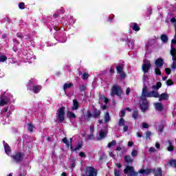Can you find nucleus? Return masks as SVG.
Returning a JSON list of instances; mask_svg holds the SVG:
<instances>
[{
  "instance_id": "nucleus-12",
  "label": "nucleus",
  "mask_w": 176,
  "mask_h": 176,
  "mask_svg": "<svg viewBox=\"0 0 176 176\" xmlns=\"http://www.w3.org/2000/svg\"><path fill=\"white\" fill-rule=\"evenodd\" d=\"M89 133L90 134L85 137V138L87 140H94V135H93V133H94V126L92 125L90 126Z\"/></svg>"
},
{
  "instance_id": "nucleus-7",
  "label": "nucleus",
  "mask_w": 176,
  "mask_h": 176,
  "mask_svg": "<svg viewBox=\"0 0 176 176\" xmlns=\"http://www.w3.org/2000/svg\"><path fill=\"white\" fill-rule=\"evenodd\" d=\"M148 94H149V92H148V87H146V85L144 84L142 88L140 100H146V98H148Z\"/></svg>"
},
{
  "instance_id": "nucleus-58",
  "label": "nucleus",
  "mask_w": 176,
  "mask_h": 176,
  "mask_svg": "<svg viewBox=\"0 0 176 176\" xmlns=\"http://www.w3.org/2000/svg\"><path fill=\"white\" fill-rule=\"evenodd\" d=\"M121 75L122 79H124L126 78V74H124L123 72L122 73H120Z\"/></svg>"
},
{
  "instance_id": "nucleus-11",
  "label": "nucleus",
  "mask_w": 176,
  "mask_h": 176,
  "mask_svg": "<svg viewBox=\"0 0 176 176\" xmlns=\"http://www.w3.org/2000/svg\"><path fill=\"white\" fill-rule=\"evenodd\" d=\"M155 64L157 68H162V67H163V65H164V60H163L162 58H157L155 61Z\"/></svg>"
},
{
  "instance_id": "nucleus-21",
  "label": "nucleus",
  "mask_w": 176,
  "mask_h": 176,
  "mask_svg": "<svg viewBox=\"0 0 176 176\" xmlns=\"http://www.w3.org/2000/svg\"><path fill=\"white\" fill-rule=\"evenodd\" d=\"M63 142L64 144H65V145L67 146V148H69V146H71V145L72 144V138H70V141L68 142V140L67 139V138H65L63 139Z\"/></svg>"
},
{
  "instance_id": "nucleus-44",
  "label": "nucleus",
  "mask_w": 176,
  "mask_h": 176,
  "mask_svg": "<svg viewBox=\"0 0 176 176\" xmlns=\"http://www.w3.org/2000/svg\"><path fill=\"white\" fill-rule=\"evenodd\" d=\"M166 83L168 86H171V85H174L173 80H168L166 81Z\"/></svg>"
},
{
  "instance_id": "nucleus-43",
  "label": "nucleus",
  "mask_w": 176,
  "mask_h": 176,
  "mask_svg": "<svg viewBox=\"0 0 176 176\" xmlns=\"http://www.w3.org/2000/svg\"><path fill=\"white\" fill-rule=\"evenodd\" d=\"M151 135H152V132L147 131L146 133V140H148V138L149 140H151Z\"/></svg>"
},
{
  "instance_id": "nucleus-16",
  "label": "nucleus",
  "mask_w": 176,
  "mask_h": 176,
  "mask_svg": "<svg viewBox=\"0 0 176 176\" xmlns=\"http://www.w3.org/2000/svg\"><path fill=\"white\" fill-rule=\"evenodd\" d=\"M159 101H163L164 100H168V94L166 93L162 94L160 96L158 97Z\"/></svg>"
},
{
  "instance_id": "nucleus-36",
  "label": "nucleus",
  "mask_w": 176,
  "mask_h": 176,
  "mask_svg": "<svg viewBox=\"0 0 176 176\" xmlns=\"http://www.w3.org/2000/svg\"><path fill=\"white\" fill-rule=\"evenodd\" d=\"M76 161V160H75V158H72L70 161V164H71L72 168H74L75 166H76V164H75Z\"/></svg>"
},
{
  "instance_id": "nucleus-41",
  "label": "nucleus",
  "mask_w": 176,
  "mask_h": 176,
  "mask_svg": "<svg viewBox=\"0 0 176 176\" xmlns=\"http://www.w3.org/2000/svg\"><path fill=\"white\" fill-rule=\"evenodd\" d=\"M113 145H116V140H113L111 142L109 143L108 147L111 148V147L113 146Z\"/></svg>"
},
{
  "instance_id": "nucleus-59",
  "label": "nucleus",
  "mask_w": 176,
  "mask_h": 176,
  "mask_svg": "<svg viewBox=\"0 0 176 176\" xmlns=\"http://www.w3.org/2000/svg\"><path fill=\"white\" fill-rule=\"evenodd\" d=\"M155 148H157V149L160 148V144H159V142L155 143Z\"/></svg>"
},
{
  "instance_id": "nucleus-14",
  "label": "nucleus",
  "mask_w": 176,
  "mask_h": 176,
  "mask_svg": "<svg viewBox=\"0 0 176 176\" xmlns=\"http://www.w3.org/2000/svg\"><path fill=\"white\" fill-rule=\"evenodd\" d=\"M8 98H5V94L1 95V100H0V105L3 107V105H6L8 104Z\"/></svg>"
},
{
  "instance_id": "nucleus-18",
  "label": "nucleus",
  "mask_w": 176,
  "mask_h": 176,
  "mask_svg": "<svg viewBox=\"0 0 176 176\" xmlns=\"http://www.w3.org/2000/svg\"><path fill=\"white\" fill-rule=\"evenodd\" d=\"M166 145L168 146V151L169 152L174 151V146H173V142H171V140H168L166 142Z\"/></svg>"
},
{
  "instance_id": "nucleus-25",
  "label": "nucleus",
  "mask_w": 176,
  "mask_h": 176,
  "mask_svg": "<svg viewBox=\"0 0 176 176\" xmlns=\"http://www.w3.org/2000/svg\"><path fill=\"white\" fill-rule=\"evenodd\" d=\"M124 161L128 164L131 163L133 162V160L131 159V156L125 155L124 156Z\"/></svg>"
},
{
  "instance_id": "nucleus-38",
  "label": "nucleus",
  "mask_w": 176,
  "mask_h": 176,
  "mask_svg": "<svg viewBox=\"0 0 176 176\" xmlns=\"http://www.w3.org/2000/svg\"><path fill=\"white\" fill-rule=\"evenodd\" d=\"M132 30H133V31H138L140 30V27H138L137 23H133V25L132 26Z\"/></svg>"
},
{
  "instance_id": "nucleus-30",
  "label": "nucleus",
  "mask_w": 176,
  "mask_h": 176,
  "mask_svg": "<svg viewBox=\"0 0 176 176\" xmlns=\"http://www.w3.org/2000/svg\"><path fill=\"white\" fill-rule=\"evenodd\" d=\"M111 120V117L109 116V113H106L104 115V122L107 123Z\"/></svg>"
},
{
  "instance_id": "nucleus-23",
  "label": "nucleus",
  "mask_w": 176,
  "mask_h": 176,
  "mask_svg": "<svg viewBox=\"0 0 176 176\" xmlns=\"http://www.w3.org/2000/svg\"><path fill=\"white\" fill-rule=\"evenodd\" d=\"M161 41L163 42V43H167L168 42V36L166 34H162L161 36Z\"/></svg>"
},
{
  "instance_id": "nucleus-4",
  "label": "nucleus",
  "mask_w": 176,
  "mask_h": 176,
  "mask_svg": "<svg viewBox=\"0 0 176 176\" xmlns=\"http://www.w3.org/2000/svg\"><path fill=\"white\" fill-rule=\"evenodd\" d=\"M122 89L119 85H113L112 87L111 96H118V97H120V96H122Z\"/></svg>"
},
{
  "instance_id": "nucleus-62",
  "label": "nucleus",
  "mask_w": 176,
  "mask_h": 176,
  "mask_svg": "<svg viewBox=\"0 0 176 176\" xmlns=\"http://www.w3.org/2000/svg\"><path fill=\"white\" fill-rule=\"evenodd\" d=\"M125 115H126V113L124 112V111H121V116H122V118H123L124 116H125Z\"/></svg>"
},
{
  "instance_id": "nucleus-15",
  "label": "nucleus",
  "mask_w": 176,
  "mask_h": 176,
  "mask_svg": "<svg viewBox=\"0 0 176 176\" xmlns=\"http://www.w3.org/2000/svg\"><path fill=\"white\" fill-rule=\"evenodd\" d=\"M153 173L155 176H162L163 172L162 171V169L160 168H157L153 170Z\"/></svg>"
},
{
  "instance_id": "nucleus-39",
  "label": "nucleus",
  "mask_w": 176,
  "mask_h": 176,
  "mask_svg": "<svg viewBox=\"0 0 176 176\" xmlns=\"http://www.w3.org/2000/svg\"><path fill=\"white\" fill-rule=\"evenodd\" d=\"M80 148H82L80 145L77 146L75 148H73L72 146H71L72 152H76V151H80Z\"/></svg>"
},
{
  "instance_id": "nucleus-10",
  "label": "nucleus",
  "mask_w": 176,
  "mask_h": 176,
  "mask_svg": "<svg viewBox=\"0 0 176 176\" xmlns=\"http://www.w3.org/2000/svg\"><path fill=\"white\" fill-rule=\"evenodd\" d=\"M149 68H151V62H149V60H147L142 65V70H143L144 73L146 74L147 72H148Z\"/></svg>"
},
{
  "instance_id": "nucleus-17",
  "label": "nucleus",
  "mask_w": 176,
  "mask_h": 176,
  "mask_svg": "<svg viewBox=\"0 0 176 176\" xmlns=\"http://www.w3.org/2000/svg\"><path fill=\"white\" fill-rule=\"evenodd\" d=\"M3 146L6 155H10V146H9V144L3 142Z\"/></svg>"
},
{
  "instance_id": "nucleus-54",
  "label": "nucleus",
  "mask_w": 176,
  "mask_h": 176,
  "mask_svg": "<svg viewBox=\"0 0 176 176\" xmlns=\"http://www.w3.org/2000/svg\"><path fill=\"white\" fill-rule=\"evenodd\" d=\"M6 112H8V108L3 109L2 112L1 113V116H3V114L6 113Z\"/></svg>"
},
{
  "instance_id": "nucleus-53",
  "label": "nucleus",
  "mask_w": 176,
  "mask_h": 176,
  "mask_svg": "<svg viewBox=\"0 0 176 176\" xmlns=\"http://www.w3.org/2000/svg\"><path fill=\"white\" fill-rule=\"evenodd\" d=\"M142 127H143V129H148L149 127V125H148V124L144 122V123H142Z\"/></svg>"
},
{
  "instance_id": "nucleus-3",
  "label": "nucleus",
  "mask_w": 176,
  "mask_h": 176,
  "mask_svg": "<svg viewBox=\"0 0 176 176\" xmlns=\"http://www.w3.org/2000/svg\"><path fill=\"white\" fill-rule=\"evenodd\" d=\"M86 176H97V169L91 166H87L85 169Z\"/></svg>"
},
{
  "instance_id": "nucleus-9",
  "label": "nucleus",
  "mask_w": 176,
  "mask_h": 176,
  "mask_svg": "<svg viewBox=\"0 0 176 176\" xmlns=\"http://www.w3.org/2000/svg\"><path fill=\"white\" fill-rule=\"evenodd\" d=\"M119 126H121L123 127L124 131H127V130H129V125H127V122L124 120V119L123 118L120 119Z\"/></svg>"
},
{
  "instance_id": "nucleus-61",
  "label": "nucleus",
  "mask_w": 176,
  "mask_h": 176,
  "mask_svg": "<svg viewBox=\"0 0 176 176\" xmlns=\"http://www.w3.org/2000/svg\"><path fill=\"white\" fill-rule=\"evenodd\" d=\"M170 21H171V23H174V24H175V23H176V19H175V18H172V19H170Z\"/></svg>"
},
{
  "instance_id": "nucleus-1",
  "label": "nucleus",
  "mask_w": 176,
  "mask_h": 176,
  "mask_svg": "<svg viewBox=\"0 0 176 176\" xmlns=\"http://www.w3.org/2000/svg\"><path fill=\"white\" fill-rule=\"evenodd\" d=\"M56 115H57L56 120L59 123H61V122H64V120H65V107H60L57 111Z\"/></svg>"
},
{
  "instance_id": "nucleus-50",
  "label": "nucleus",
  "mask_w": 176,
  "mask_h": 176,
  "mask_svg": "<svg viewBox=\"0 0 176 176\" xmlns=\"http://www.w3.org/2000/svg\"><path fill=\"white\" fill-rule=\"evenodd\" d=\"M146 73H144L143 75V81L144 82H146V80H148V76H146Z\"/></svg>"
},
{
  "instance_id": "nucleus-28",
  "label": "nucleus",
  "mask_w": 176,
  "mask_h": 176,
  "mask_svg": "<svg viewBox=\"0 0 176 176\" xmlns=\"http://www.w3.org/2000/svg\"><path fill=\"white\" fill-rule=\"evenodd\" d=\"M74 85L72 83H65L63 86L64 90H67L68 89H71Z\"/></svg>"
},
{
  "instance_id": "nucleus-48",
  "label": "nucleus",
  "mask_w": 176,
  "mask_h": 176,
  "mask_svg": "<svg viewBox=\"0 0 176 176\" xmlns=\"http://www.w3.org/2000/svg\"><path fill=\"white\" fill-rule=\"evenodd\" d=\"M165 73L166 74V75H170V74H171V69H170V68H166Z\"/></svg>"
},
{
  "instance_id": "nucleus-33",
  "label": "nucleus",
  "mask_w": 176,
  "mask_h": 176,
  "mask_svg": "<svg viewBox=\"0 0 176 176\" xmlns=\"http://www.w3.org/2000/svg\"><path fill=\"white\" fill-rule=\"evenodd\" d=\"M8 60V57L5 55H0V63H5Z\"/></svg>"
},
{
  "instance_id": "nucleus-32",
  "label": "nucleus",
  "mask_w": 176,
  "mask_h": 176,
  "mask_svg": "<svg viewBox=\"0 0 176 176\" xmlns=\"http://www.w3.org/2000/svg\"><path fill=\"white\" fill-rule=\"evenodd\" d=\"M116 70L118 72V74H122L123 72V66L122 65L117 66Z\"/></svg>"
},
{
  "instance_id": "nucleus-2",
  "label": "nucleus",
  "mask_w": 176,
  "mask_h": 176,
  "mask_svg": "<svg viewBox=\"0 0 176 176\" xmlns=\"http://www.w3.org/2000/svg\"><path fill=\"white\" fill-rule=\"evenodd\" d=\"M124 174H126L128 176H138V173L134 170V167L126 166L124 170Z\"/></svg>"
},
{
  "instance_id": "nucleus-6",
  "label": "nucleus",
  "mask_w": 176,
  "mask_h": 176,
  "mask_svg": "<svg viewBox=\"0 0 176 176\" xmlns=\"http://www.w3.org/2000/svg\"><path fill=\"white\" fill-rule=\"evenodd\" d=\"M13 160L16 162V163H19L23 160V157H24V154L21 153H17L15 155L12 156Z\"/></svg>"
},
{
  "instance_id": "nucleus-26",
  "label": "nucleus",
  "mask_w": 176,
  "mask_h": 176,
  "mask_svg": "<svg viewBox=\"0 0 176 176\" xmlns=\"http://www.w3.org/2000/svg\"><path fill=\"white\" fill-rule=\"evenodd\" d=\"M100 115H101V112L100 111V110H95L93 115H92V117L93 118H98V116H100Z\"/></svg>"
},
{
  "instance_id": "nucleus-37",
  "label": "nucleus",
  "mask_w": 176,
  "mask_h": 176,
  "mask_svg": "<svg viewBox=\"0 0 176 176\" xmlns=\"http://www.w3.org/2000/svg\"><path fill=\"white\" fill-rule=\"evenodd\" d=\"M99 136L100 139L105 138V137H107V133L104 131H100L99 133Z\"/></svg>"
},
{
  "instance_id": "nucleus-20",
  "label": "nucleus",
  "mask_w": 176,
  "mask_h": 176,
  "mask_svg": "<svg viewBox=\"0 0 176 176\" xmlns=\"http://www.w3.org/2000/svg\"><path fill=\"white\" fill-rule=\"evenodd\" d=\"M138 173L139 174H146L148 175V174L152 173V170L151 169H140Z\"/></svg>"
},
{
  "instance_id": "nucleus-31",
  "label": "nucleus",
  "mask_w": 176,
  "mask_h": 176,
  "mask_svg": "<svg viewBox=\"0 0 176 176\" xmlns=\"http://www.w3.org/2000/svg\"><path fill=\"white\" fill-rule=\"evenodd\" d=\"M100 100H101V101H104V102H105V104H108L109 102V100L108 98H105V96L100 95Z\"/></svg>"
},
{
  "instance_id": "nucleus-34",
  "label": "nucleus",
  "mask_w": 176,
  "mask_h": 176,
  "mask_svg": "<svg viewBox=\"0 0 176 176\" xmlns=\"http://www.w3.org/2000/svg\"><path fill=\"white\" fill-rule=\"evenodd\" d=\"M169 164L171 167H176V160H171L169 162Z\"/></svg>"
},
{
  "instance_id": "nucleus-63",
  "label": "nucleus",
  "mask_w": 176,
  "mask_h": 176,
  "mask_svg": "<svg viewBox=\"0 0 176 176\" xmlns=\"http://www.w3.org/2000/svg\"><path fill=\"white\" fill-rule=\"evenodd\" d=\"M133 142H130V141H129V142H128V146H133Z\"/></svg>"
},
{
  "instance_id": "nucleus-49",
  "label": "nucleus",
  "mask_w": 176,
  "mask_h": 176,
  "mask_svg": "<svg viewBox=\"0 0 176 176\" xmlns=\"http://www.w3.org/2000/svg\"><path fill=\"white\" fill-rule=\"evenodd\" d=\"M19 9H24L25 8V5H24V3H20L19 4Z\"/></svg>"
},
{
  "instance_id": "nucleus-47",
  "label": "nucleus",
  "mask_w": 176,
  "mask_h": 176,
  "mask_svg": "<svg viewBox=\"0 0 176 176\" xmlns=\"http://www.w3.org/2000/svg\"><path fill=\"white\" fill-rule=\"evenodd\" d=\"M164 129V127L163 126V125H160L158 126V131L159 133H163V129Z\"/></svg>"
},
{
  "instance_id": "nucleus-60",
  "label": "nucleus",
  "mask_w": 176,
  "mask_h": 176,
  "mask_svg": "<svg viewBox=\"0 0 176 176\" xmlns=\"http://www.w3.org/2000/svg\"><path fill=\"white\" fill-rule=\"evenodd\" d=\"M79 155L80 156V157H85V156H86V155L83 152H80L79 153Z\"/></svg>"
},
{
  "instance_id": "nucleus-22",
  "label": "nucleus",
  "mask_w": 176,
  "mask_h": 176,
  "mask_svg": "<svg viewBox=\"0 0 176 176\" xmlns=\"http://www.w3.org/2000/svg\"><path fill=\"white\" fill-rule=\"evenodd\" d=\"M32 91H34V93H39L40 90H42V87L41 86H34L32 89Z\"/></svg>"
},
{
  "instance_id": "nucleus-35",
  "label": "nucleus",
  "mask_w": 176,
  "mask_h": 176,
  "mask_svg": "<svg viewBox=\"0 0 176 176\" xmlns=\"http://www.w3.org/2000/svg\"><path fill=\"white\" fill-rule=\"evenodd\" d=\"M155 75H162V72L160 71V67H155Z\"/></svg>"
},
{
  "instance_id": "nucleus-64",
  "label": "nucleus",
  "mask_w": 176,
  "mask_h": 176,
  "mask_svg": "<svg viewBox=\"0 0 176 176\" xmlns=\"http://www.w3.org/2000/svg\"><path fill=\"white\" fill-rule=\"evenodd\" d=\"M137 135L138 137H139V138H141V137H142V135L140 132L137 133Z\"/></svg>"
},
{
  "instance_id": "nucleus-56",
  "label": "nucleus",
  "mask_w": 176,
  "mask_h": 176,
  "mask_svg": "<svg viewBox=\"0 0 176 176\" xmlns=\"http://www.w3.org/2000/svg\"><path fill=\"white\" fill-rule=\"evenodd\" d=\"M175 34L174 38L171 41L172 45L174 43V42H176V29L175 30Z\"/></svg>"
},
{
  "instance_id": "nucleus-55",
  "label": "nucleus",
  "mask_w": 176,
  "mask_h": 176,
  "mask_svg": "<svg viewBox=\"0 0 176 176\" xmlns=\"http://www.w3.org/2000/svg\"><path fill=\"white\" fill-rule=\"evenodd\" d=\"M80 91H85V90H86V87L84 85L80 86Z\"/></svg>"
},
{
  "instance_id": "nucleus-46",
  "label": "nucleus",
  "mask_w": 176,
  "mask_h": 176,
  "mask_svg": "<svg viewBox=\"0 0 176 176\" xmlns=\"http://www.w3.org/2000/svg\"><path fill=\"white\" fill-rule=\"evenodd\" d=\"M132 116L133 118H134V119H137V118L138 117V111H134Z\"/></svg>"
},
{
  "instance_id": "nucleus-40",
  "label": "nucleus",
  "mask_w": 176,
  "mask_h": 176,
  "mask_svg": "<svg viewBox=\"0 0 176 176\" xmlns=\"http://www.w3.org/2000/svg\"><path fill=\"white\" fill-rule=\"evenodd\" d=\"M138 155V151L137 150H133L131 152V156L135 157Z\"/></svg>"
},
{
  "instance_id": "nucleus-24",
  "label": "nucleus",
  "mask_w": 176,
  "mask_h": 176,
  "mask_svg": "<svg viewBox=\"0 0 176 176\" xmlns=\"http://www.w3.org/2000/svg\"><path fill=\"white\" fill-rule=\"evenodd\" d=\"M155 107V109H157V111H162L163 109V105L162 104V103H155L154 104Z\"/></svg>"
},
{
  "instance_id": "nucleus-8",
  "label": "nucleus",
  "mask_w": 176,
  "mask_h": 176,
  "mask_svg": "<svg viewBox=\"0 0 176 176\" xmlns=\"http://www.w3.org/2000/svg\"><path fill=\"white\" fill-rule=\"evenodd\" d=\"M148 101L146 99H140V108L143 112H145L148 109Z\"/></svg>"
},
{
  "instance_id": "nucleus-13",
  "label": "nucleus",
  "mask_w": 176,
  "mask_h": 176,
  "mask_svg": "<svg viewBox=\"0 0 176 176\" xmlns=\"http://www.w3.org/2000/svg\"><path fill=\"white\" fill-rule=\"evenodd\" d=\"M152 97H154L155 98H159V93H157L156 91L148 92L147 98H151Z\"/></svg>"
},
{
  "instance_id": "nucleus-57",
  "label": "nucleus",
  "mask_w": 176,
  "mask_h": 176,
  "mask_svg": "<svg viewBox=\"0 0 176 176\" xmlns=\"http://www.w3.org/2000/svg\"><path fill=\"white\" fill-rule=\"evenodd\" d=\"M130 91H131V89L130 88H127L126 90V96H129L130 94Z\"/></svg>"
},
{
  "instance_id": "nucleus-19",
  "label": "nucleus",
  "mask_w": 176,
  "mask_h": 176,
  "mask_svg": "<svg viewBox=\"0 0 176 176\" xmlns=\"http://www.w3.org/2000/svg\"><path fill=\"white\" fill-rule=\"evenodd\" d=\"M79 108V102L76 100H73V107H72V109L73 111H76Z\"/></svg>"
},
{
  "instance_id": "nucleus-52",
  "label": "nucleus",
  "mask_w": 176,
  "mask_h": 176,
  "mask_svg": "<svg viewBox=\"0 0 176 176\" xmlns=\"http://www.w3.org/2000/svg\"><path fill=\"white\" fill-rule=\"evenodd\" d=\"M114 175L115 176H120V172L118 170H115Z\"/></svg>"
},
{
  "instance_id": "nucleus-5",
  "label": "nucleus",
  "mask_w": 176,
  "mask_h": 176,
  "mask_svg": "<svg viewBox=\"0 0 176 176\" xmlns=\"http://www.w3.org/2000/svg\"><path fill=\"white\" fill-rule=\"evenodd\" d=\"M170 54L172 56L173 64L172 68L176 69V49L173 48V45L170 49Z\"/></svg>"
},
{
  "instance_id": "nucleus-29",
  "label": "nucleus",
  "mask_w": 176,
  "mask_h": 176,
  "mask_svg": "<svg viewBox=\"0 0 176 176\" xmlns=\"http://www.w3.org/2000/svg\"><path fill=\"white\" fill-rule=\"evenodd\" d=\"M161 87H162V82H159L157 83V85H153L152 87V89H153V90H159V89Z\"/></svg>"
},
{
  "instance_id": "nucleus-45",
  "label": "nucleus",
  "mask_w": 176,
  "mask_h": 176,
  "mask_svg": "<svg viewBox=\"0 0 176 176\" xmlns=\"http://www.w3.org/2000/svg\"><path fill=\"white\" fill-rule=\"evenodd\" d=\"M148 152L149 153H153L156 152V148H155V147H150L148 149Z\"/></svg>"
},
{
  "instance_id": "nucleus-42",
  "label": "nucleus",
  "mask_w": 176,
  "mask_h": 176,
  "mask_svg": "<svg viewBox=\"0 0 176 176\" xmlns=\"http://www.w3.org/2000/svg\"><path fill=\"white\" fill-rule=\"evenodd\" d=\"M28 131H30V133H32V130L34 129V126L32 124H28Z\"/></svg>"
},
{
  "instance_id": "nucleus-51",
  "label": "nucleus",
  "mask_w": 176,
  "mask_h": 176,
  "mask_svg": "<svg viewBox=\"0 0 176 176\" xmlns=\"http://www.w3.org/2000/svg\"><path fill=\"white\" fill-rule=\"evenodd\" d=\"M89 78V74L87 73H85L82 74V79H87Z\"/></svg>"
},
{
  "instance_id": "nucleus-27",
  "label": "nucleus",
  "mask_w": 176,
  "mask_h": 176,
  "mask_svg": "<svg viewBox=\"0 0 176 176\" xmlns=\"http://www.w3.org/2000/svg\"><path fill=\"white\" fill-rule=\"evenodd\" d=\"M67 117L72 118V119H75L76 118V116L75 113H72V111H68L67 113Z\"/></svg>"
}]
</instances>
